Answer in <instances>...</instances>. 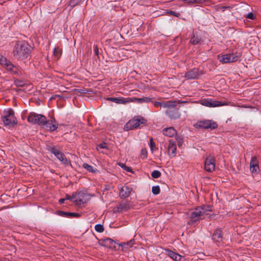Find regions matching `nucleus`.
<instances>
[{"label": "nucleus", "instance_id": "1", "mask_svg": "<svg viewBox=\"0 0 261 261\" xmlns=\"http://www.w3.org/2000/svg\"><path fill=\"white\" fill-rule=\"evenodd\" d=\"M31 51V46L25 41L17 42L14 48V56L18 59L27 58Z\"/></svg>", "mask_w": 261, "mask_h": 261}, {"label": "nucleus", "instance_id": "2", "mask_svg": "<svg viewBox=\"0 0 261 261\" xmlns=\"http://www.w3.org/2000/svg\"><path fill=\"white\" fill-rule=\"evenodd\" d=\"M212 211L210 205H203L196 207L191 214L192 222H196L199 220L201 217L208 215V212Z\"/></svg>", "mask_w": 261, "mask_h": 261}, {"label": "nucleus", "instance_id": "3", "mask_svg": "<svg viewBox=\"0 0 261 261\" xmlns=\"http://www.w3.org/2000/svg\"><path fill=\"white\" fill-rule=\"evenodd\" d=\"M2 120L5 125L9 127L13 126L17 123L16 118L14 116V112L11 109L4 111Z\"/></svg>", "mask_w": 261, "mask_h": 261}, {"label": "nucleus", "instance_id": "4", "mask_svg": "<svg viewBox=\"0 0 261 261\" xmlns=\"http://www.w3.org/2000/svg\"><path fill=\"white\" fill-rule=\"evenodd\" d=\"M241 57V55L238 53L230 54H220L217 58L223 64L229 63L237 61Z\"/></svg>", "mask_w": 261, "mask_h": 261}, {"label": "nucleus", "instance_id": "5", "mask_svg": "<svg viewBox=\"0 0 261 261\" xmlns=\"http://www.w3.org/2000/svg\"><path fill=\"white\" fill-rule=\"evenodd\" d=\"M146 123V120L144 118L141 117H135L126 123L124 125V129L128 131L130 129H135L138 127L140 124H145Z\"/></svg>", "mask_w": 261, "mask_h": 261}, {"label": "nucleus", "instance_id": "6", "mask_svg": "<svg viewBox=\"0 0 261 261\" xmlns=\"http://www.w3.org/2000/svg\"><path fill=\"white\" fill-rule=\"evenodd\" d=\"M28 121L30 123L41 125L46 122V119L42 115L31 112L29 115Z\"/></svg>", "mask_w": 261, "mask_h": 261}, {"label": "nucleus", "instance_id": "7", "mask_svg": "<svg viewBox=\"0 0 261 261\" xmlns=\"http://www.w3.org/2000/svg\"><path fill=\"white\" fill-rule=\"evenodd\" d=\"M0 65L14 74H18V68L14 66L5 57L0 55Z\"/></svg>", "mask_w": 261, "mask_h": 261}, {"label": "nucleus", "instance_id": "8", "mask_svg": "<svg viewBox=\"0 0 261 261\" xmlns=\"http://www.w3.org/2000/svg\"><path fill=\"white\" fill-rule=\"evenodd\" d=\"M197 102L200 103L204 106L211 108L222 106L226 105V103L219 101L213 100L211 99L206 98L201 99Z\"/></svg>", "mask_w": 261, "mask_h": 261}, {"label": "nucleus", "instance_id": "9", "mask_svg": "<svg viewBox=\"0 0 261 261\" xmlns=\"http://www.w3.org/2000/svg\"><path fill=\"white\" fill-rule=\"evenodd\" d=\"M215 168V159L211 155L208 156L204 162V168L206 171L212 172Z\"/></svg>", "mask_w": 261, "mask_h": 261}, {"label": "nucleus", "instance_id": "10", "mask_svg": "<svg viewBox=\"0 0 261 261\" xmlns=\"http://www.w3.org/2000/svg\"><path fill=\"white\" fill-rule=\"evenodd\" d=\"M166 114L171 119H176L179 118L180 114L177 109L175 107H171L169 109H167Z\"/></svg>", "mask_w": 261, "mask_h": 261}, {"label": "nucleus", "instance_id": "11", "mask_svg": "<svg viewBox=\"0 0 261 261\" xmlns=\"http://www.w3.org/2000/svg\"><path fill=\"white\" fill-rule=\"evenodd\" d=\"M51 152L63 164H68V160L65 157V155L61 152L58 149L56 148H52Z\"/></svg>", "mask_w": 261, "mask_h": 261}, {"label": "nucleus", "instance_id": "12", "mask_svg": "<svg viewBox=\"0 0 261 261\" xmlns=\"http://www.w3.org/2000/svg\"><path fill=\"white\" fill-rule=\"evenodd\" d=\"M199 126L203 128L214 129L216 128L218 125L216 122L211 120H204L200 122Z\"/></svg>", "mask_w": 261, "mask_h": 261}, {"label": "nucleus", "instance_id": "13", "mask_svg": "<svg viewBox=\"0 0 261 261\" xmlns=\"http://www.w3.org/2000/svg\"><path fill=\"white\" fill-rule=\"evenodd\" d=\"M89 199V196L83 192L78 193L75 197V201L77 203H86Z\"/></svg>", "mask_w": 261, "mask_h": 261}, {"label": "nucleus", "instance_id": "14", "mask_svg": "<svg viewBox=\"0 0 261 261\" xmlns=\"http://www.w3.org/2000/svg\"><path fill=\"white\" fill-rule=\"evenodd\" d=\"M100 244L106 247L109 248H114L116 247V242L112 239L107 238L100 240Z\"/></svg>", "mask_w": 261, "mask_h": 261}, {"label": "nucleus", "instance_id": "15", "mask_svg": "<svg viewBox=\"0 0 261 261\" xmlns=\"http://www.w3.org/2000/svg\"><path fill=\"white\" fill-rule=\"evenodd\" d=\"M250 169L252 173H256L259 169L258 162L256 156L251 158L250 163Z\"/></svg>", "mask_w": 261, "mask_h": 261}, {"label": "nucleus", "instance_id": "16", "mask_svg": "<svg viewBox=\"0 0 261 261\" xmlns=\"http://www.w3.org/2000/svg\"><path fill=\"white\" fill-rule=\"evenodd\" d=\"M44 125H46L47 130L50 131H54L58 127V123L54 118H51L50 120H46V122H45Z\"/></svg>", "mask_w": 261, "mask_h": 261}, {"label": "nucleus", "instance_id": "17", "mask_svg": "<svg viewBox=\"0 0 261 261\" xmlns=\"http://www.w3.org/2000/svg\"><path fill=\"white\" fill-rule=\"evenodd\" d=\"M176 146L174 141L170 140L169 142L168 153L171 157H174L176 155Z\"/></svg>", "mask_w": 261, "mask_h": 261}, {"label": "nucleus", "instance_id": "18", "mask_svg": "<svg viewBox=\"0 0 261 261\" xmlns=\"http://www.w3.org/2000/svg\"><path fill=\"white\" fill-rule=\"evenodd\" d=\"M199 75V71L197 69L194 68L189 71L185 74V77L187 79H194L197 78Z\"/></svg>", "mask_w": 261, "mask_h": 261}, {"label": "nucleus", "instance_id": "19", "mask_svg": "<svg viewBox=\"0 0 261 261\" xmlns=\"http://www.w3.org/2000/svg\"><path fill=\"white\" fill-rule=\"evenodd\" d=\"M166 253L175 261H182V256L171 250H166Z\"/></svg>", "mask_w": 261, "mask_h": 261}, {"label": "nucleus", "instance_id": "20", "mask_svg": "<svg viewBox=\"0 0 261 261\" xmlns=\"http://www.w3.org/2000/svg\"><path fill=\"white\" fill-rule=\"evenodd\" d=\"M151 98L149 97H143V98H130L128 97L129 102H136V103H143V102H149L150 101Z\"/></svg>", "mask_w": 261, "mask_h": 261}, {"label": "nucleus", "instance_id": "21", "mask_svg": "<svg viewBox=\"0 0 261 261\" xmlns=\"http://www.w3.org/2000/svg\"><path fill=\"white\" fill-rule=\"evenodd\" d=\"M131 190L126 186L121 188L120 191V196L122 198H125L128 197L130 195Z\"/></svg>", "mask_w": 261, "mask_h": 261}, {"label": "nucleus", "instance_id": "22", "mask_svg": "<svg viewBox=\"0 0 261 261\" xmlns=\"http://www.w3.org/2000/svg\"><path fill=\"white\" fill-rule=\"evenodd\" d=\"M176 133V130L172 127L166 128L163 130V134L168 137H173Z\"/></svg>", "mask_w": 261, "mask_h": 261}, {"label": "nucleus", "instance_id": "23", "mask_svg": "<svg viewBox=\"0 0 261 261\" xmlns=\"http://www.w3.org/2000/svg\"><path fill=\"white\" fill-rule=\"evenodd\" d=\"M176 102L175 101L169 100L165 102H161V106L163 108H166L168 109H170L171 107H176Z\"/></svg>", "mask_w": 261, "mask_h": 261}, {"label": "nucleus", "instance_id": "24", "mask_svg": "<svg viewBox=\"0 0 261 261\" xmlns=\"http://www.w3.org/2000/svg\"><path fill=\"white\" fill-rule=\"evenodd\" d=\"M212 238L215 242H220L222 240L221 230L220 229L216 230L214 233Z\"/></svg>", "mask_w": 261, "mask_h": 261}, {"label": "nucleus", "instance_id": "25", "mask_svg": "<svg viewBox=\"0 0 261 261\" xmlns=\"http://www.w3.org/2000/svg\"><path fill=\"white\" fill-rule=\"evenodd\" d=\"M109 100L112 101L116 103H122L125 104L129 102L128 97V98H109Z\"/></svg>", "mask_w": 261, "mask_h": 261}, {"label": "nucleus", "instance_id": "26", "mask_svg": "<svg viewBox=\"0 0 261 261\" xmlns=\"http://www.w3.org/2000/svg\"><path fill=\"white\" fill-rule=\"evenodd\" d=\"M208 0H182L185 4H202Z\"/></svg>", "mask_w": 261, "mask_h": 261}, {"label": "nucleus", "instance_id": "27", "mask_svg": "<svg viewBox=\"0 0 261 261\" xmlns=\"http://www.w3.org/2000/svg\"><path fill=\"white\" fill-rule=\"evenodd\" d=\"M133 244H134V241L131 240L128 242L123 243L120 244L119 245L120 246H121L123 249H127L129 248L132 247Z\"/></svg>", "mask_w": 261, "mask_h": 261}, {"label": "nucleus", "instance_id": "28", "mask_svg": "<svg viewBox=\"0 0 261 261\" xmlns=\"http://www.w3.org/2000/svg\"><path fill=\"white\" fill-rule=\"evenodd\" d=\"M83 167L84 168L86 169L89 172H90L92 173L95 172L96 171L95 169H94V168L92 166H91L87 163H84L83 164Z\"/></svg>", "mask_w": 261, "mask_h": 261}, {"label": "nucleus", "instance_id": "29", "mask_svg": "<svg viewBox=\"0 0 261 261\" xmlns=\"http://www.w3.org/2000/svg\"><path fill=\"white\" fill-rule=\"evenodd\" d=\"M161 175V172L158 170H154L151 173V176L154 178H159Z\"/></svg>", "mask_w": 261, "mask_h": 261}, {"label": "nucleus", "instance_id": "30", "mask_svg": "<svg viewBox=\"0 0 261 261\" xmlns=\"http://www.w3.org/2000/svg\"><path fill=\"white\" fill-rule=\"evenodd\" d=\"M119 166H120L122 168H123L124 170H126L127 172H132V169L129 167L126 166L123 163H119Z\"/></svg>", "mask_w": 261, "mask_h": 261}, {"label": "nucleus", "instance_id": "31", "mask_svg": "<svg viewBox=\"0 0 261 261\" xmlns=\"http://www.w3.org/2000/svg\"><path fill=\"white\" fill-rule=\"evenodd\" d=\"M95 230L97 232H102L103 231L104 228H103V226L102 225H101V224H96L95 226Z\"/></svg>", "mask_w": 261, "mask_h": 261}, {"label": "nucleus", "instance_id": "32", "mask_svg": "<svg viewBox=\"0 0 261 261\" xmlns=\"http://www.w3.org/2000/svg\"><path fill=\"white\" fill-rule=\"evenodd\" d=\"M54 55L57 59H59L61 56V51L60 49L55 48L54 49Z\"/></svg>", "mask_w": 261, "mask_h": 261}, {"label": "nucleus", "instance_id": "33", "mask_svg": "<svg viewBox=\"0 0 261 261\" xmlns=\"http://www.w3.org/2000/svg\"><path fill=\"white\" fill-rule=\"evenodd\" d=\"M199 39L198 37L193 36L190 40V42L193 44H197L199 42Z\"/></svg>", "mask_w": 261, "mask_h": 261}, {"label": "nucleus", "instance_id": "34", "mask_svg": "<svg viewBox=\"0 0 261 261\" xmlns=\"http://www.w3.org/2000/svg\"><path fill=\"white\" fill-rule=\"evenodd\" d=\"M160 191V189L159 186H153L152 187V192L154 194L156 195V194H159Z\"/></svg>", "mask_w": 261, "mask_h": 261}, {"label": "nucleus", "instance_id": "35", "mask_svg": "<svg viewBox=\"0 0 261 261\" xmlns=\"http://www.w3.org/2000/svg\"><path fill=\"white\" fill-rule=\"evenodd\" d=\"M79 0H70L69 3V6L73 8L74 6H75L79 3Z\"/></svg>", "mask_w": 261, "mask_h": 261}, {"label": "nucleus", "instance_id": "36", "mask_svg": "<svg viewBox=\"0 0 261 261\" xmlns=\"http://www.w3.org/2000/svg\"><path fill=\"white\" fill-rule=\"evenodd\" d=\"M141 156L143 157V158H146L147 157V151L145 148H143L141 150Z\"/></svg>", "mask_w": 261, "mask_h": 261}, {"label": "nucleus", "instance_id": "37", "mask_svg": "<svg viewBox=\"0 0 261 261\" xmlns=\"http://www.w3.org/2000/svg\"><path fill=\"white\" fill-rule=\"evenodd\" d=\"M246 17L247 18L250 19H254L255 18V16L254 14L252 13H249L246 16Z\"/></svg>", "mask_w": 261, "mask_h": 261}, {"label": "nucleus", "instance_id": "38", "mask_svg": "<svg viewBox=\"0 0 261 261\" xmlns=\"http://www.w3.org/2000/svg\"><path fill=\"white\" fill-rule=\"evenodd\" d=\"M62 215L63 216H75L76 214L75 213H66V212H60Z\"/></svg>", "mask_w": 261, "mask_h": 261}, {"label": "nucleus", "instance_id": "39", "mask_svg": "<svg viewBox=\"0 0 261 261\" xmlns=\"http://www.w3.org/2000/svg\"><path fill=\"white\" fill-rule=\"evenodd\" d=\"M150 149L151 150H153V148L155 146V144L153 141L152 139H150Z\"/></svg>", "mask_w": 261, "mask_h": 261}, {"label": "nucleus", "instance_id": "40", "mask_svg": "<svg viewBox=\"0 0 261 261\" xmlns=\"http://www.w3.org/2000/svg\"><path fill=\"white\" fill-rule=\"evenodd\" d=\"M106 147V144L105 143H101L98 145V148H105Z\"/></svg>", "mask_w": 261, "mask_h": 261}, {"label": "nucleus", "instance_id": "41", "mask_svg": "<svg viewBox=\"0 0 261 261\" xmlns=\"http://www.w3.org/2000/svg\"><path fill=\"white\" fill-rule=\"evenodd\" d=\"M171 14L176 16V17H178L179 16V13H175V12H173V11H170V12H169Z\"/></svg>", "mask_w": 261, "mask_h": 261}, {"label": "nucleus", "instance_id": "42", "mask_svg": "<svg viewBox=\"0 0 261 261\" xmlns=\"http://www.w3.org/2000/svg\"><path fill=\"white\" fill-rule=\"evenodd\" d=\"M153 105H154V106L155 107H160V106H161V102H160V101H155V102L153 103Z\"/></svg>", "mask_w": 261, "mask_h": 261}, {"label": "nucleus", "instance_id": "43", "mask_svg": "<svg viewBox=\"0 0 261 261\" xmlns=\"http://www.w3.org/2000/svg\"><path fill=\"white\" fill-rule=\"evenodd\" d=\"M230 7L229 6H222V7H219V9L222 10V11H224L225 10V9H227V8H229Z\"/></svg>", "mask_w": 261, "mask_h": 261}, {"label": "nucleus", "instance_id": "44", "mask_svg": "<svg viewBox=\"0 0 261 261\" xmlns=\"http://www.w3.org/2000/svg\"><path fill=\"white\" fill-rule=\"evenodd\" d=\"M175 101L176 102V103H178L179 104L186 103L188 102L187 101H181V100H177V101Z\"/></svg>", "mask_w": 261, "mask_h": 261}, {"label": "nucleus", "instance_id": "45", "mask_svg": "<svg viewBox=\"0 0 261 261\" xmlns=\"http://www.w3.org/2000/svg\"><path fill=\"white\" fill-rule=\"evenodd\" d=\"M65 200V199H64V198L60 199L59 200V203L60 204H62V203H63L64 202Z\"/></svg>", "mask_w": 261, "mask_h": 261}, {"label": "nucleus", "instance_id": "46", "mask_svg": "<svg viewBox=\"0 0 261 261\" xmlns=\"http://www.w3.org/2000/svg\"><path fill=\"white\" fill-rule=\"evenodd\" d=\"M94 51H95V54L97 55H98V48L97 47H95V49H94Z\"/></svg>", "mask_w": 261, "mask_h": 261}, {"label": "nucleus", "instance_id": "47", "mask_svg": "<svg viewBox=\"0 0 261 261\" xmlns=\"http://www.w3.org/2000/svg\"><path fill=\"white\" fill-rule=\"evenodd\" d=\"M178 146H180L181 145L182 143L180 141H178Z\"/></svg>", "mask_w": 261, "mask_h": 261}, {"label": "nucleus", "instance_id": "48", "mask_svg": "<svg viewBox=\"0 0 261 261\" xmlns=\"http://www.w3.org/2000/svg\"><path fill=\"white\" fill-rule=\"evenodd\" d=\"M120 206H121V208H123V207H122V204H121V205H120Z\"/></svg>", "mask_w": 261, "mask_h": 261}]
</instances>
